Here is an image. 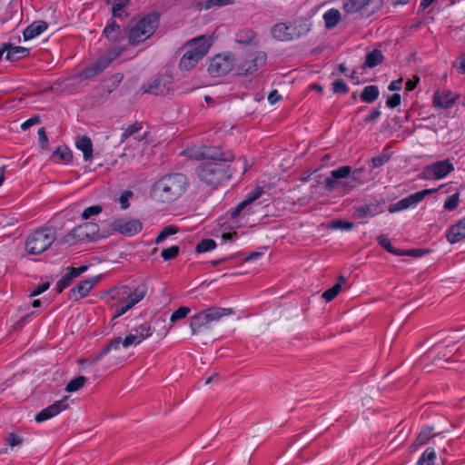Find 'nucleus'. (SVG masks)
I'll return each mask as SVG.
<instances>
[{"label":"nucleus","instance_id":"nucleus-20","mask_svg":"<svg viewBox=\"0 0 465 465\" xmlns=\"http://www.w3.org/2000/svg\"><path fill=\"white\" fill-rule=\"evenodd\" d=\"M145 145L144 135L134 137L130 141L129 147L125 149L123 155L127 156L130 154L133 159L140 158L143 155Z\"/></svg>","mask_w":465,"mask_h":465},{"label":"nucleus","instance_id":"nucleus-25","mask_svg":"<svg viewBox=\"0 0 465 465\" xmlns=\"http://www.w3.org/2000/svg\"><path fill=\"white\" fill-rule=\"evenodd\" d=\"M47 23L45 21H35L32 23L25 29L23 33L25 40H31L38 36L43 32H45L47 29Z\"/></svg>","mask_w":465,"mask_h":465},{"label":"nucleus","instance_id":"nucleus-48","mask_svg":"<svg viewBox=\"0 0 465 465\" xmlns=\"http://www.w3.org/2000/svg\"><path fill=\"white\" fill-rule=\"evenodd\" d=\"M74 280V277L71 275L69 271L57 282L56 288L59 292H61L64 289H65L71 282Z\"/></svg>","mask_w":465,"mask_h":465},{"label":"nucleus","instance_id":"nucleus-62","mask_svg":"<svg viewBox=\"0 0 465 465\" xmlns=\"http://www.w3.org/2000/svg\"><path fill=\"white\" fill-rule=\"evenodd\" d=\"M87 269L86 266H81V267H78V268H69V272L71 273V275L74 278L80 276L84 272H85Z\"/></svg>","mask_w":465,"mask_h":465},{"label":"nucleus","instance_id":"nucleus-56","mask_svg":"<svg viewBox=\"0 0 465 465\" xmlns=\"http://www.w3.org/2000/svg\"><path fill=\"white\" fill-rule=\"evenodd\" d=\"M401 104V95L399 94H394L391 96H390L387 101L386 104L390 108H395Z\"/></svg>","mask_w":465,"mask_h":465},{"label":"nucleus","instance_id":"nucleus-50","mask_svg":"<svg viewBox=\"0 0 465 465\" xmlns=\"http://www.w3.org/2000/svg\"><path fill=\"white\" fill-rule=\"evenodd\" d=\"M6 443L13 449L16 446H20L23 443V439L15 433H10L6 438Z\"/></svg>","mask_w":465,"mask_h":465},{"label":"nucleus","instance_id":"nucleus-64","mask_svg":"<svg viewBox=\"0 0 465 465\" xmlns=\"http://www.w3.org/2000/svg\"><path fill=\"white\" fill-rule=\"evenodd\" d=\"M282 99V95L278 94L276 90L272 91L268 95V101L271 104H273Z\"/></svg>","mask_w":465,"mask_h":465},{"label":"nucleus","instance_id":"nucleus-35","mask_svg":"<svg viewBox=\"0 0 465 465\" xmlns=\"http://www.w3.org/2000/svg\"><path fill=\"white\" fill-rule=\"evenodd\" d=\"M454 170V165L450 159L438 161V180L446 177Z\"/></svg>","mask_w":465,"mask_h":465},{"label":"nucleus","instance_id":"nucleus-27","mask_svg":"<svg viewBox=\"0 0 465 465\" xmlns=\"http://www.w3.org/2000/svg\"><path fill=\"white\" fill-rule=\"evenodd\" d=\"M7 54L5 58L10 61H15L25 57L29 54V49L22 46H15L10 44H6Z\"/></svg>","mask_w":465,"mask_h":465},{"label":"nucleus","instance_id":"nucleus-7","mask_svg":"<svg viewBox=\"0 0 465 465\" xmlns=\"http://www.w3.org/2000/svg\"><path fill=\"white\" fill-rule=\"evenodd\" d=\"M56 240V231L52 227H42L30 233L25 241V250L30 254H40Z\"/></svg>","mask_w":465,"mask_h":465},{"label":"nucleus","instance_id":"nucleus-63","mask_svg":"<svg viewBox=\"0 0 465 465\" xmlns=\"http://www.w3.org/2000/svg\"><path fill=\"white\" fill-rule=\"evenodd\" d=\"M48 288H49V283L48 282L42 283V284L38 285L34 291H32L30 295L31 296L39 295L40 293H42L45 291H46Z\"/></svg>","mask_w":465,"mask_h":465},{"label":"nucleus","instance_id":"nucleus-2","mask_svg":"<svg viewBox=\"0 0 465 465\" xmlns=\"http://www.w3.org/2000/svg\"><path fill=\"white\" fill-rule=\"evenodd\" d=\"M188 181L182 173L165 175L153 185V193L162 202H172L178 199L186 191Z\"/></svg>","mask_w":465,"mask_h":465},{"label":"nucleus","instance_id":"nucleus-51","mask_svg":"<svg viewBox=\"0 0 465 465\" xmlns=\"http://www.w3.org/2000/svg\"><path fill=\"white\" fill-rule=\"evenodd\" d=\"M332 91L335 94H346L348 87L342 80H336L332 83Z\"/></svg>","mask_w":465,"mask_h":465},{"label":"nucleus","instance_id":"nucleus-23","mask_svg":"<svg viewBox=\"0 0 465 465\" xmlns=\"http://www.w3.org/2000/svg\"><path fill=\"white\" fill-rule=\"evenodd\" d=\"M75 146L83 153V157L85 162H89L93 159V143L88 136H77L75 138Z\"/></svg>","mask_w":465,"mask_h":465},{"label":"nucleus","instance_id":"nucleus-29","mask_svg":"<svg viewBox=\"0 0 465 465\" xmlns=\"http://www.w3.org/2000/svg\"><path fill=\"white\" fill-rule=\"evenodd\" d=\"M105 37L113 42H118L121 38V28L114 21L110 22L104 29Z\"/></svg>","mask_w":465,"mask_h":465},{"label":"nucleus","instance_id":"nucleus-19","mask_svg":"<svg viewBox=\"0 0 465 465\" xmlns=\"http://www.w3.org/2000/svg\"><path fill=\"white\" fill-rule=\"evenodd\" d=\"M98 279L95 277L86 279L79 282L70 292L74 300H79L85 297L94 286L97 283Z\"/></svg>","mask_w":465,"mask_h":465},{"label":"nucleus","instance_id":"nucleus-28","mask_svg":"<svg viewBox=\"0 0 465 465\" xmlns=\"http://www.w3.org/2000/svg\"><path fill=\"white\" fill-rule=\"evenodd\" d=\"M459 94L456 93H452L448 91L443 93L442 94H438V108H450L456 103L459 98Z\"/></svg>","mask_w":465,"mask_h":465},{"label":"nucleus","instance_id":"nucleus-30","mask_svg":"<svg viewBox=\"0 0 465 465\" xmlns=\"http://www.w3.org/2000/svg\"><path fill=\"white\" fill-rule=\"evenodd\" d=\"M345 281V277L343 275H341L338 279V282L322 293V298L326 302L332 301L341 291V285Z\"/></svg>","mask_w":465,"mask_h":465},{"label":"nucleus","instance_id":"nucleus-9","mask_svg":"<svg viewBox=\"0 0 465 465\" xmlns=\"http://www.w3.org/2000/svg\"><path fill=\"white\" fill-rule=\"evenodd\" d=\"M123 293L126 295V297L120 300L115 305L114 317L124 315L142 301L147 293V287L145 284H139L134 291L128 292L127 290H124Z\"/></svg>","mask_w":465,"mask_h":465},{"label":"nucleus","instance_id":"nucleus-44","mask_svg":"<svg viewBox=\"0 0 465 465\" xmlns=\"http://www.w3.org/2000/svg\"><path fill=\"white\" fill-rule=\"evenodd\" d=\"M190 311L191 310L188 307H185V306L179 307L176 311H174L172 313V315L170 317V321L172 322H175L178 320L183 319L187 316V314L190 312Z\"/></svg>","mask_w":465,"mask_h":465},{"label":"nucleus","instance_id":"nucleus-36","mask_svg":"<svg viewBox=\"0 0 465 465\" xmlns=\"http://www.w3.org/2000/svg\"><path fill=\"white\" fill-rule=\"evenodd\" d=\"M122 80L123 75L121 74H115L104 82L103 87L107 91L108 94H110L119 85Z\"/></svg>","mask_w":465,"mask_h":465},{"label":"nucleus","instance_id":"nucleus-38","mask_svg":"<svg viewBox=\"0 0 465 465\" xmlns=\"http://www.w3.org/2000/svg\"><path fill=\"white\" fill-rule=\"evenodd\" d=\"M178 232V228L174 225H168L165 226L158 234V236L155 239V243L159 244L163 242L166 238H168L171 235L175 234Z\"/></svg>","mask_w":465,"mask_h":465},{"label":"nucleus","instance_id":"nucleus-17","mask_svg":"<svg viewBox=\"0 0 465 465\" xmlns=\"http://www.w3.org/2000/svg\"><path fill=\"white\" fill-rule=\"evenodd\" d=\"M68 407L67 403L64 400L57 401L48 407L43 409L40 412L35 415L36 422H43L52 419L53 417L59 414L62 411L66 410Z\"/></svg>","mask_w":465,"mask_h":465},{"label":"nucleus","instance_id":"nucleus-16","mask_svg":"<svg viewBox=\"0 0 465 465\" xmlns=\"http://www.w3.org/2000/svg\"><path fill=\"white\" fill-rule=\"evenodd\" d=\"M266 55L262 52L251 54L246 60L240 65V72L243 74H249L255 72L260 66L265 64Z\"/></svg>","mask_w":465,"mask_h":465},{"label":"nucleus","instance_id":"nucleus-41","mask_svg":"<svg viewBox=\"0 0 465 465\" xmlns=\"http://www.w3.org/2000/svg\"><path fill=\"white\" fill-rule=\"evenodd\" d=\"M216 247V242L213 239H203L196 245L197 252H206L213 250Z\"/></svg>","mask_w":465,"mask_h":465},{"label":"nucleus","instance_id":"nucleus-55","mask_svg":"<svg viewBox=\"0 0 465 465\" xmlns=\"http://www.w3.org/2000/svg\"><path fill=\"white\" fill-rule=\"evenodd\" d=\"M37 134H38V140H39V143H40L41 147L44 149H46L48 147V138L45 134V128L44 127L39 128Z\"/></svg>","mask_w":465,"mask_h":465},{"label":"nucleus","instance_id":"nucleus-57","mask_svg":"<svg viewBox=\"0 0 465 465\" xmlns=\"http://www.w3.org/2000/svg\"><path fill=\"white\" fill-rule=\"evenodd\" d=\"M132 195L133 193L130 191H125L121 194L119 198V203L121 204L122 209H126L129 206L128 201L129 198L132 197Z\"/></svg>","mask_w":465,"mask_h":465},{"label":"nucleus","instance_id":"nucleus-40","mask_svg":"<svg viewBox=\"0 0 465 465\" xmlns=\"http://www.w3.org/2000/svg\"><path fill=\"white\" fill-rule=\"evenodd\" d=\"M460 200V193L458 192L448 196L443 203V208L447 211H453L457 208Z\"/></svg>","mask_w":465,"mask_h":465},{"label":"nucleus","instance_id":"nucleus-52","mask_svg":"<svg viewBox=\"0 0 465 465\" xmlns=\"http://www.w3.org/2000/svg\"><path fill=\"white\" fill-rule=\"evenodd\" d=\"M453 66L460 74H465V53L456 58L453 63Z\"/></svg>","mask_w":465,"mask_h":465},{"label":"nucleus","instance_id":"nucleus-14","mask_svg":"<svg viewBox=\"0 0 465 465\" xmlns=\"http://www.w3.org/2000/svg\"><path fill=\"white\" fill-rule=\"evenodd\" d=\"M121 50L114 48L111 50L108 54L107 58L101 59L97 61L94 64L85 68L81 73V77L84 79L91 78L99 73H101L113 60L116 59L120 55Z\"/></svg>","mask_w":465,"mask_h":465},{"label":"nucleus","instance_id":"nucleus-24","mask_svg":"<svg viewBox=\"0 0 465 465\" xmlns=\"http://www.w3.org/2000/svg\"><path fill=\"white\" fill-rule=\"evenodd\" d=\"M447 240L450 243H456L465 238V217L452 225L448 233Z\"/></svg>","mask_w":465,"mask_h":465},{"label":"nucleus","instance_id":"nucleus-49","mask_svg":"<svg viewBox=\"0 0 465 465\" xmlns=\"http://www.w3.org/2000/svg\"><path fill=\"white\" fill-rule=\"evenodd\" d=\"M145 92H150L153 94H163L164 92V86L162 87V81L160 79H155L145 90Z\"/></svg>","mask_w":465,"mask_h":465},{"label":"nucleus","instance_id":"nucleus-53","mask_svg":"<svg viewBox=\"0 0 465 465\" xmlns=\"http://www.w3.org/2000/svg\"><path fill=\"white\" fill-rule=\"evenodd\" d=\"M375 213H376L372 205H365L358 210L359 217L373 216Z\"/></svg>","mask_w":465,"mask_h":465},{"label":"nucleus","instance_id":"nucleus-32","mask_svg":"<svg viewBox=\"0 0 465 465\" xmlns=\"http://www.w3.org/2000/svg\"><path fill=\"white\" fill-rule=\"evenodd\" d=\"M379 94L377 85H368L362 90L361 99L364 103L371 104L378 98Z\"/></svg>","mask_w":465,"mask_h":465},{"label":"nucleus","instance_id":"nucleus-54","mask_svg":"<svg viewBox=\"0 0 465 465\" xmlns=\"http://www.w3.org/2000/svg\"><path fill=\"white\" fill-rule=\"evenodd\" d=\"M443 346L447 348V351L443 353V358L445 361H449L454 355L455 352L458 351L460 348H456L454 345L450 344V342L443 341Z\"/></svg>","mask_w":465,"mask_h":465},{"label":"nucleus","instance_id":"nucleus-12","mask_svg":"<svg viewBox=\"0 0 465 465\" xmlns=\"http://www.w3.org/2000/svg\"><path fill=\"white\" fill-rule=\"evenodd\" d=\"M435 191L436 189H425L415 193H412L408 197L403 198L398 201L397 203L391 204L389 206V212L391 213H393L409 208H413L419 203H420L425 198L426 195L430 194Z\"/></svg>","mask_w":465,"mask_h":465},{"label":"nucleus","instance_id":"nucleus-8","mask_svg":"<svg viewBox=\"0 0 465 465\" xmlns=\"http://www.w3.org/2000/svg\"><path fill=\"white\" fill-rule=\"evenodd\" d=\"M101 238L98 224L94 223H84L74 227L59 241V244L74 245L79 242L95 241Z\"/></svg>","mask_w":465,"mask_h":465},{"label":"nucleus","instance_id":"nucleus-13","mask_svg":"<svg viewBox=\"0 0 465 465\" xmlns=\"http://www.w3.org/2000/svg\"><path fill=\"white\" fill-rule=\"evenodd\" d=\"M232 67L233 59L231 54H218L212 59L208 73L213 77H219L228 74Z\"/></svg>","mask_w":465,"mask_h":465},{"label":"nucleus","instance_id":"nucleus-1","mask_svg":"<svg viewBox=\"0 0 465 465\" xmlns=\"http://www.w3.org/2000/svg\"><path fill=\"white\" fill-rule=\"evenodd\" d=\"M183 153L192 159L204 160L197 167V176L203 183L213 186H218L230 180L238 170L243 174L248 169L245 159H239L233 166L227 164L233 159L232 153L223 152L217 147L193 146L186 149Z\"/></svg>","mask_w":465,"mask_h":465},{"label":"nucleus","instance_id":"nucleus-5","mask_svg":"<svg viewBox=\"0 0 465 465\" xmlns=\"http://www.w3.org/2000/svg\"><path fill=\"white\" fill-rule=\"evenodd\" d=\"M211 46L205 36L193 38L186 44V52L182 56L179 66L182 70H190L208 53Z\"/></svg>","mask_w":465,"mask_h":465},{"label":"nucleus","instance_id":"nucleus-31","mask_svg":"<svg viewBox=\"0 0 465 465\" xmlns=\"http://www.w3.org/2000/svg\"><path fill=\"white\" fill-rule=\"evenodd\" d=\"M323 19L327 28H333L341 20V13L339 10L331 8L323 15Z\"/></svg>","mask_w":465,"mask_h":465},{"label":"nucleus","instance_id":"nucleus-21","mask_svg":"<svg viewBox=\"0 0 465 465\" xmlns=\"http://www.w3.org/2000/svg\"><path fill=\"white\" fill-rule=\"evenodd\" d=\"M262 193L263 189L262 187H256L254 190L250 192L247 197L233 209L232 212V217L238 216L246 207L259 199Z\"/></svg>","mask_w":465,"mask_h":465},{"label":"nucleus","instance_id":"nucleus-45","mask_svg":"<svg viewBox=\"0 0 465 465\" xmlns=\"http://www.w3.org/2000/svg\"><path fill=\"white\" fill-rule=\"evenodd\" d=\"M102 206L99 204L92 205L90 207L85 208L82 213V218L84 220L89 219L91 216L98 215L102 212Z\"/></svg>","mask_w":465,"mask_h":465},{"label":"nucleus","instance_id":"nucleus-4","mask_svg":"<svg viewBox=\"0 0 465 465\" xmlns=\"http://www.w3.org/2000/svg\"><path fill=\"white\" fill-rule=\"evenodd\" d=\"M158 26V16L154 14L148 15L142 19L131 24L125 32L130 45H138L149 39Z\"/></svg>","mask_w":465,"mask_h":465},{"label":"nucleus","instance_id":"nucleus-15","mask_svg":"<svg viewBox=\"0 0 465 465\" xmlns=\"http://www.w3.org/2000/svg\"><path fill=\"white\" fill-rule=\"evenodd\" d=\"M114 229L122 234L133 236L143 228V224L136 219H118L114 223Z\"/></svg>","mask_w":465,"mask_h":465},{"label":"nucleus","instance_id":"nucleus-37","mask_svg":"<svg viewBox=\"0 0 465 465\" xmlns=\"http://www.w3.org/2000/svg\"><path fill=\"white\" fill-rule=\"evenodd\" d=\"M435 452L432 448H428L419 459L417 465H434Z\"/></svg>","mask_w":465,"mask_h":465},{"label":"nucleus","instance_id":"nucleus-59","mask_svg":"<svg viewBox=\"0 0 465 465\" xmlns=\"http://www.w3.org/2000/svg\"><path fill=\"white\" fill-rule=\"evenodd\" d=\"M352 227H353L352 223L343 222V221L335 222L331 225V228H333V229H341V230H347V231L352 229Z\"/></svg>","mask_w":465,"mask_h":465},{"label":"nucleus","instance_id":"nucleus-3","mask_svg":"<svg viewBox=\"0 0 465 465\" xmlns=\"http://www.w3.org/2000/svg\"><path fill=\"white\" fill-rule=\"evenodd\" d=\"M152 334V328L148 323L141 324L132 329L124 339L121 337L112 339L103 351L96 357L95 361L100 360L104 354L112 350H118L120 346H123L124 349L131 346H136Z\"/></svg>","mask_w":465,"mask_h":465},{"label":"nucleus","instance_id":"nucleus-46","mask_svg":"<svg viewBox=\"0 0 465 465\" xmlns=\"http://www.w3.org/2000/svg\"><path fill=\"white\" fill-rule=\"evenodd\" d=\"M142 129V124L135 123L125 129L122 134V142L131 138L134 134L138 133Z\"/></svg>","mask_w":465,"mask_h":465},{"label":"nucleus","instance_id":"nucleus-39","mask_svg":"<svg viewBox=\"0 0 465 465\" xmlns=\"http://www.w3.org/2000/svg\"><path fill=\"white\" fill-rule=\"evenodd\" d=\"M86 378L84 376H78L74 379H73L69 383L66 385L65 390L69 392L77 391L80 390L85 383Z\"/></svg>","mask_w":465,"mask_h":465},{"label":"nucleus","instance_id":"nucleus-34","mask_svg":"<svg viewBox=\"0 0 465 465\" xmlns=\"http://www.w3.org/2000/svg\"><path fill=\"white\" fill-rule=\"evenodd\" d=\"M382 53L378 49H374L366 55L365 65L372 68L380 64L382 62Z\"/></svg>","mask_w":465,"mask_h":465},{"label":"nucleus","instance_id":"nucleus-26","mask_svg":"<svg viewBox=\"0 0 465 465\" xmlns=\"http://www.w3.org/2000/svg\"><path fill=\"white\" fill-rule=\"evenodd\" d=\"M272 35L277 40L288 41L292 39L293 30L283 23L277 24L272 28Z\"/></svg>","mask_w":465,"mask_h":465},{"label":"nucleus","instance_id":"nucleus-22","mask_svg":"<svg viewBox=\"0 0 465 465\" xmlns=\"http://www.w3.org/2000/svg\"><path fill=\"white\" fill-rule=\"evenodd\" d=\"M377 241L381 246H382L385 250H387L389 252H391L394 255H414V256L420 255V250L403 251V250L395 249L391 245L390 239L385 235L381 234V235L378 236Z\"/></svg>","mask_w":465,"mask_h":465},{"label":"nucleus","instance_id":"nucleus-43","mask_svg":"<svg viewBox=\"0 0 465 465\" xmlns=\"http://www.w3.org/2000/svg\"><path fill=\"white\" fill-rule=\"evenodd\" d=\"M179 251V247L177 245H173L167 249H163L161 252V256L164 261H170L178 255Z\"/></svg>","mask_w":465,"mask_h":465},{"label":"nucleus","instance_id":"nucleus-18","mask_svg":"<svg viewBox=\"0 0 465 465\" xmlns=\"http://www.w3.org/2000/svg\"><path fill=\"white\" fill-rule=\"evenodd\" d=\"M351 172V168L348 165L331 171L330 177L325 180V187L330 191L336 189L341 183L340 180L349 177Z\"/></svg>","mask_w":465,"mask_h":465},{"label":"nucleus","instance_id":"nucleus-33","mask_svg":"<svg viewBox=\"0 0 465 465\" xmlns=\"http://www.w3.org/2000/svg\"><path fill=\"white\" fill-rule=\"evenodd\" d=\"M433 427L424 428L418 435L416 440L412 444L411 448L416 450L417 447L424 445L428 440L433 437Z\"/></svg>","mask_w":465,"mask_h":465},{"label":"nucleus","instance_id":"nucleus-11","mask_svg":"<svg viewBox=\"0 0 465 465\" xmlns=\"http://www.w3.org/2000/svg\"><path fill=\"white\" fill-rule=\"evenodd\" d=\"M435 191L436 189H425L415 193H412L408 197L403 198L398 201L397 203L391 204L389 206V212L391 213H393L409 208H413L419 203H420L425 198L426 195L430 194Z\"/></svg>","mask_w":465,"mask_h":465},{"label":"nucleus","instance_id":"nucleus-47","mask_svg":"<svg viewBox=\"0 0 465 465\" xmlns=\"http://www.w3.org/2000/svg\"><path fill=\"white\" fill-rule=\"evenodd\" d=\"M54 157H58L63 161H69L72 158V153L67 147H58L53 153Z\"/></svg>","mask_w":465,"mask_h":465},{"label":"nucleus","instance_id":"nucleus-58","mask_svg":"<svg viewBox=\"0 0 465 465\" xmlns=\"http://www.w3.org/2000/svg\"><path fill=\"white\" fill-rule=\"evenodd\" d=\"M40 123V117L39 116H34L26 120L21 124V129L23 131L28 130L31 126Z\"/></svg>","mask_w":465,"mask_h":465},{"label":"nucleus","instance_id":"nucleus-42","mask_svg":"<svg viewBox=\"0 0 465 465\" xmlns=\"http://www.w3.org/2000/svg\"><path fill=\"white\" fill-rule=\"evenodd\" d=\"M130 0H116L112 8L113 15L114 17H122L124 7L128 5Z\"/></svg>","mask_w":465,"mask_h":465},{"label":"nucleus","instance_id":"nucleus-10","mask_svg":"<svg viewBox=\"0 0 465 465\" xmlns=\"http://www.w3.org/2000/svg\"><path fill=\"white\" fill-rule=\"evenodd\" d=\"M381 6V0H342V7L347 14L361 12L369 15Z\"/></svg>","mask_w":465,"mask_h":465},{"label":"nucleus","instance_id":"nucleus-60","mask_svg":"<svg viewBox=\"0 0 465 465\" xmlns=\"http://www.w3.org/2000/svg\"><path fill=\"white\" fill-rule=\"evenodd\" d=\"M388 157L386 155L377 156L371 159V167L378 168L387 163Z\"/></svg>","mask_w":465,"mask_h":465},{"label":"nucleus","instance_id":"nucleus-6","mask_svg":"<svg viewBox=\"0 0 465 465\" xmlns=\"http://www.w3.org/2000/svg\"><path fill=\"white\" fill-rule=\"evenodd\" d=\"M233 313L231 308L209 307L190 318V328L196 334L203 328H210L211 323L219 322L223 317Z\"/></svg>","mask_w":465,"mask_h":465},{"label":"nucleus","instance_id":"nucleus-61","mask_svg":"<svg viewBox=\"0 0 465 465\" xmlns=\"http://www.w3.org/2000/svg\"><path fill=\"white\" fill-rule=\"evenodd\" d=\"M381 113L379 109H374L371 111V113L370 114H368L365 117V122H367V123L375 122L381 116Z\"/></svg>","mask_w":465,"mask_h":465}]
</instances>
